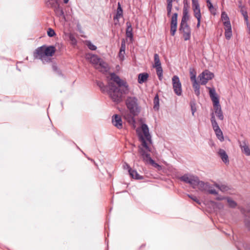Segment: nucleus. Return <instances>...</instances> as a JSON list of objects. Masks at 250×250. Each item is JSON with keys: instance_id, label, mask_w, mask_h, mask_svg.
I'll return each mask as SVG.
<instances>
[{"instance_id": "obj_44", "label": "nucleus", "mask_w": 250, "mask_h": 250, "mask_svg": "<svg viewBox=\"0 0 250 250\" xmlns=\"http://www.w3.org/2000/svg\"><path fill=\"white\" fill-rule=\"evenodd\" d=\"M47 35L49 37H54L55 35H56L55 31L53 29L49 28L47 31Z\"/></svg>"}, {"instance_id": "obj_57", "label": "nucleus", "mask_w": 250, "mask_h": 250, "mask_svg": "<svg viewBox=\"0 0 250 250\" xmlns=\"http://www.w3.org/2000/svg\"><path fill=\"white\" fill-rule=\"evenodd\" d=\"M215 205L219 209H221V208H224V206H223V205L222 203H215Z\"/></svg>"}, {"instance_id": "obj_58", "label": "nucleus", "mask_w": 250, "mask_h": 250, "mask_svg": "<svg viewBox=\"0 0 250 250\" xmlns=\"http://www.w3.org/2000/svg\"><path fill=\"white\" fill-rule=\"evenodd\" d=\"M210 121H211V123L213 122L214 121H216L215 118V115H214V114L213 112H212L211 114Z\"/></svg>"}, {"instance_id": "obj_32", "label": "nucleus", "mask_w": 250, "mask_h": 250, "mask_svg": "<svg viewBox=\"0 0 250 250\" xmlns=\"http://www.w3.org/2000/svg\"><path fill=\"white\" fill-rule=\"evenodd\" d=\"M226 200L228 204L229 207L230 208H234L237 206V203L234 200H233L230 197L228 196Z\"/></svg>"}, {"instance_id": "obj_39", "label": "nucleus", "mask_w": 250, "mask_h": 250, "mask_svg": "<svg viewBox=\"0 0 250 250\" xmlns=\"http://www.w3.org/2000/svg\"><path fill=\"white\" fill-rule=\"evenodd\" d=\"M125 165H126L127 168L128 169V172H129V175H130V176L132 178H134V177L137 174V171L135 170L132 169L130 168V166L127 164H125Z\"/></svg>"}, {"instance_id": "obj_49", "label": "nucleus", "mask_w": 250, "mask_h": 250, "mask_svg": "<svg viewBox=\"0 0 250 250\" xmlns=\"http://www.w3.org/2000/svg\"><path fill=\"white\" fill-rule=\"evenodd\" d=\"M125 35L127 38H129L131 41H132L133 40V32L132 31L130 32H125Z\"/></svg>"}, {"instance_id": "obj_59", "label": "nucleus", "mask_w": 250, "mask_h": 250, "mask_svg": "<svg viewBox=\"0 0 250 250\" xmlns=\"http://www.w3.org/2000/svg\"><path fill=\"white\" fill-rule=\"evenodd\" d=\"M197 27L199 28L200 26V23H201V19H197Z\"/></svg>"}, {"instance_id": "obj_40", "label": "nucleus", "mask_w": 250, "mask_h": 250, "mask_svg": "<svg viewBox=\"0 0 250 250\" xmlns=\"http://www.w3.org/2000/svg\"><path fill=\"white\" fill-rule=\"evenodd\" d=\"M194 12V16L196 19H201V14L200 8L193 9Z\"/></svg>"}, {"instance_id": "obj_13", "label": "nucleus", "mask_w": 250, "mask_h": 250, "mask_svg": "<svg viewBox=\"0 0 250 250\" xmlns=\"http://www.w3.org/2000/svg\"><path fill=\"white\" fill-rule=\"evenodd\" d=\"M50 8H52L54 9V12L57 17L62 18L64 20L65 19V17L63 10V8L60 5L59 2L54 7H51Z\"/></svg>"}, {"instance_id": "obj_21", "label": "nucleus", "mask_w": 250, "mask_h": 250, "mask_svg": "<svg viewBox=\"0 0 250 250\" xmlns=\"http://www.w3.org/2000/svg\"><path fill=\"white\" fill-rule=\"evenodd\" d=\"M218 154L224 163L225 164L229 163L228 156L224 149H220L218 151Z\"/></svg>"}, {"instance_id": "obj_56", "label": "nucleus", "mask_w": 250, "mask_h": 250, "mask_svg": "<svg viewBox=\"0 0 250 250\" xmlns=\"http://www.w3.org/2000/svg\"><path fill=\"white\" fill-rule=\"evenodd\" d=\"M134 179H137V180H142L144 179L143 176L140 175L137 172L135 177H134Z\"/></svg>"}, {"instance_id": "obj_7", "label": "nucleus", "mask_w": 250, "mask_h": 250, "mask_svg": "<svg viewBox=\"0 0 250 250\" xmlns=\"http://www.w3.org/2000/svg\"><path fill=\"white\" fill-rule=\"evenodd\" d=\"M213 77V73L208 70L203 71L199 76L200 83L202 85H205L209 80H211Z\"/></svg>"}, {"instance_id": "obj_5", "label": "nucleus", "mask_w": 250, "mask_h": 250, "mask_svg": "<svg viewBox=\"0 0 250 250\" xmlns=\"http://www.w3.org/2000/svg\"><path fill=\"white\" fill-rule=\"evenodd\" d=\"M172 83L174 93L178 96H181L182 94V84L178 76L174 75L172 77Z\"/></svg>"}, {"instance_id": "obj_52", "label": "nucleus", "mask_w": 250, "mask_h": 250, "mask_svg": "<svg viewBox=\"0 0 250 250\" xmlns=\"http://www.w3.org/2000/svg\"><path fill=\"white\" fill-rule=\"evenodd\" d=\"M191 110L192 111V114L193 116L194 115V113L196 111V108L195 106V104L194 103H190Z\"/></svg>"}, {"instance_id": "obj_9", "label": "nucleus", "mask_w": 250, "mask_h": 250, "mask_svg": "<svg viewBox=\"0 0 250 250\" xmlns=\"http://www.w3.org/2000/svg\"><path fill=\"white\" fill-rule=\"evenodd\" d=\"M238 144L242 152L247 156H250V148L248 141L245 139L241 141H238Z\"/></svg>"}, {"instance_id": "obj_43", "label": "nucleus", "mask_w": 250, "mask_h": 250, "mask_svg": "<svg viewBox=\"0 0 250 250\" xmlns=\"http://www.w3.org/2000/svg\"><path fill=\"white\" fill-rule=\"evenodd\" d=\"M135 116L131 115V114H130V115L126 118L127 122L130 124H134L135 123Z\"/></svg>"}, {"instance_id": "obj_10", "label": "nucleus", "mask_w": 250, "mask_h": 250, "mask_svg": "<svg viewBox=\"0 0 250 250\" xmlns=\"http://www.w3.org/2000/svg\"><path fill=\"white\" fill-rule=\"evenodd\" d=\"M178 14L175 13L171 17L170 21V34L174 36L177 30Z\"/></svg>"}, {"instance_id": "obj_28", "label": "nucleus", "mask_w": 250, "mask_h": 250, "mask_svg": "<svg viewBox=\"0 0 250 250\" xmlns=\"http://www.w3.org/2000/svg\"><path fill=\"white\" fill-rule=\"evenodd\" d=\"M193 174H190L188 173L185 174L183 176L180 177L179 178V179L182 182L188 184L191 178V176Z\"/></svg>"}, {"instance_id": "obj_11", "label": "nucleus", "mask_w": 250, "mask_h": 250, "mask_svg": "<svg viewBox=\"0 0 250 250\" xmlns=\"http://www.w3.org/2000/svg\"><path fill=\"white\" fill-rule=\"evenodd\" d=\"M209 88V96L213 102V105L215 106V105L220 104L219 103V99L218 95L216 93L215 90L214 88Z\"/></svg>"}, {"instance_id": "obj_61", "label": "nucleus", "mask_w": 250, "mask_h": 250, "mask_svg": "<svg viewBox=\"0 0 250 250\" xmlns=\"http://www.w3.org/2000/svg\"><path fill=\"white\" fill-rule=\"evenodd\" d=\"M64 3H67L69 0H63Z\"/></svg>"}, {"instance_id": "obj_54", "label": "nucleus", "mask_w": 250, "mask_h": 250, "mask_svg": "<svg viewBox=\"0 0 250 250\" xmlns=\"http://www.w3.org/2000/svg\"><path fill=\"white\" fill-rule=\"evenodd\" d=\"M125 54V53H123V52H121V51H119V57L121 61H123L124 60Z\"/></svg>"}, {"instance_id": "obj_42", "label": "nucleus", "mask_w": 250, "mask_h": 250, "mask_svg": "<svg viewBox=\"0 0 250 250\" xmlns=\"http://www.w3.org/2000/svg\"><path fill=\"white\" fill-rule=\"evenodd\" d=\"M167 11H171L172 8L173 0H167Z\"/></svg>"}, {"instance_id": "obj_8", "label": "nucleus", "mask_w": 250, "mask_h": 250, "mask_svg": "<svg viewBox=\"0 0 250 250\" xmlns=\"http://www.w3.org/2000/svg\"><path fill=\"white\" fill-rule=\"evenodd\" d=\"M45 49V46H42L37 48L36 50V58H39L41 59L43 63L45 62H48L51 61L50 58H46L45 53H44V50Z\"/></svg>"}, {"instance_id": "obj_2", "label": "nucleus", "mask_w": 250, "mask_h": 250, "mask_svg": "<svg viewBox=\"0 0 250 250\" xmlns=\"http://www.w3.org/2000/svg\"><path fill=\"white\" fill-rule=\"evenodd\" d=\"M139 140L141 142V145L138 146V152L142 157L143 161L146 164L151 165L158 170H161L162 169V166L156 163L150 157L149 152L151 151V148L149 146L142 135H139Z\"/></svg>"}, {"instance_id": "obj_50", "label": "nucleus", "mask_w": 250, "mask_h": 250, "mask_svg": "<svg viewBox=\"0 0 250 250\" xmlns=\"http://www.w3.org/2000/svg\"><path fill=\"white\" fill-rule=\"evenodd\" d=\"M126 29L125 32H128V31H129V32L132 31V26H131L130 22L129 21H127L126 22Z\"/></svg>"}, {"instance_id": "obj_45", "label": "nucleus", "mask_w": 250, "mask_h": 250, "mask_svg": "<svg viewBox=\"0 0 250 250\" xmlns=\"http://www.w3.org/2000/svg\"><path fill=\"white\" fill-rule=\"evenodd\" d=\"M193 9L200 8L198 0H192Z\"/></svg>"}, {"instance_id": "obj_3", "label": "nucleus", "mask_w": 250, "mask_h": 250, "mask_svg": "<svg viewBox=\"0 0 250 250\" xmlns=\"http://www.w3.org/2000/svg\"><path fill=\"white\" fill-rule=\"evenodd\" d=\"M125 104L129 113L134 116H137L141 111L138 99L134 96H128L125 101Z\"/></svg>"}, {"instance_id": "obj_64", "label": "nucleus", "mask_w": 250, "mask_h": 250, "mask_svg": "<svg viewBox=\"0 0 250 250\" xmlns=\"http://www.w3.org/2000/svg\"><path fill=\"white\" fill-rule=\"evenodd\" d=\"M17 69H18V70H19V71H21V70H20V69H19L18 68V67H17Z\"/></svg>"}, {"instance_id": "obj_31", "label": "nucleus", "mask_w": 250, "mask_h": 250, "mask_svg": "<svg viewBox=\"0 0 250 250\" xmlns=\"http://www.w3.org/2000/svg\"><path fill=\"white\" fill-rule=\"evenodd\" d=\"M44 1L46 6L48 8H50L54 7L59 3L60 0H44Z\"/></svg>"}, {"instance_id": "obj_34", "label": "nucleus", "mask_w": 250, "mask_h": 250, "mask_svg": "<svg viewBox=\"0 0 250 250\" xmlns=\"http://www.w3.org/2000/svg\"><path fill=\"white\" fill-rule=\"evenodd\" d=\"M208 7L210 11V13L213 15H215L216 12V9L215 8L210 0H207Z\"/></svg>"}, {"instance_id": "obj_23", "label": "nucleus", "mask_w": 250, "mask_h": 250, "mask_svg": "<svg viewBox=\"0 0 250 250\" xmlns=\"http://www.w3.org/2000/svg\"><path fill=\"white\" fill-rule=\"evenodd\" d=\"M149 77V75L147 73H142L138 75V83L141 84L145 82H146L148 78Z\"/></svg>"}, {"instance_id": "obj_60", "label": "nucleus", "mask_w": 250, "mask_h": 250, "mask_svg": "<svg viewBox=\"0 0 250 250\" xmlns=\"http://www.w3.org/2000/svg\"><path fill=\"white\" fill-rule=\"evenodd\" d=\"M171 11H167V16H169L171 14Z\"/></svg>"}, {"instance_id": "obj_47", "label": "nucleus", "mask_w": 250, "mask_h": 250, "mask_svg": "<svg viewBox=\"0 0 250 250\" xmlns=\"http://www.w3.org/2000/svg\"><path fill=\"white\" fill-rule=\"evenodd\" d=\"M211 123L212 126V128L214 130V131H216V130L220 128L216 121L211 122Z\"/></svg>"}, {"instance_id": "obj_16", "label": "nucleus", "mask_w": 250, "mask_h": 250, "mask_svg": "<svg viewBox=\"0 0 250 250\" xmlns=\"http://www.w3.org/2000/svg\"><path fill=\"white\" fill-rule=\"evenodd\" d=\"M185 1H186V0H184V5L183 12V17L182 18V20H181L180 24H188L187 21L189 20V15H188V9L186 6Z\"/></svg>"}, {"instance_id": "obj_35", "label": "nucleus", "mask_w": 250, "mask_h": 250, "mask_svg": "<svg viewBox=\"0 0 250 250\" xmlns=\"http://www.w3.org/2000/svg\"><path fill=\"white\" fill-rule=\"evenodd\" d=\"M214 132L218 139L221 142H223L224 140V138L223 132L221 129L219 128L216 131H214Z\"/></svg>"}, {"instance_id": "obj_15", "label": "nucleus", "mask_w": 250, "mask_h": 250, "mask_svg": "<svg viewBox=\"0 0 250 250\" xmlns=\"http://www.w3.org/2000/svg\"><path fill=\"white\" fill-rule=\"evenodd\" d=\"M96 68L103 73L107 72L109 70L108 64L103 59L100 61L98 65L96 66Z\"/></svg>"}, {"instance_id": "obj_20", "label": "nucleus", "mask_w": 250, "mask_h": 250, "mask_svg": "<svg viewBox=\"0 0 250 250\" xmlns=\"http://www.w3.org/2000/svg\"><path fill=\"white\" fill-rule=\"evenodd\" d=\"M199 178L198 176L193 175L189 181V184L193 188H195L198 186L199 182Z\"/></svg>"}, {"instance_id": "obj_1", "label": "nucleus", "mask_w": 250, "mask_h": 250, "mask_svg": "<svg viewBox=\"0 0 250 250\" xmlns=\"http://www.w3.org/2000/svg\"><path fill=\"white\" fill-rule=\"evenodd\" d=\"M110 76L111 79L118 87L112 82L108 83L107 85H105L103 82L100 81H97L96 83L103 93L107 92L112 101L118 104L122 100L123 94H125L128 91V85L125 81L122 80L114 73H111Z\"/></svg>"}, {"instance_id": "obj_41", "label": "nucleus", "mask_w": 250, "mask_h": 250, "mask_svg": "<svg viewBox=\"0 0 250 250\" xmlns=\"http://www.w3.org/2000/svg\"><path fill=\"white\" fill-rule=\"evenodd\" d=\"M69 39L72 45L75 46L77 45V41L73 35L70 34L69 36Z\"/></svg>"}, {"instance_id": "obj_26", "label": "nucleus", "mask_w": 250, "mask_h": 250, "mask_svg": "<svg viewBox=\"0 0 250 250\" xmlns=\"http://www.w3.org/2000/svg\"><path fill=\"white\" fill-rule=\"evenodd\" d=\"M221 19L223 22L224 26H227V23L229 25H231L227 13L224 11L222 12L221 13Z\"/></svg>"}, {"instance_id": "obj_22", "label": "nucleus", "mask_w": 250, "mask_h": 250, "mask_svg": "<svg viewBox=\"0 0 250 250\" xmlns=\"http://www.w3.org/2000/svg\"><path fill=\"white\" fill-rule=\"evenodd\" d=\"M225 36L227 40H229L232 36L231 26L229 25L227 23V26H225Z\"/></svg>"}, {"instance_id": "obj_12", "label": "nucleus", "mask_w": 250, "mask_h": 250, "mask_svg": "<svg viewBox=\"0 0 250 250\" xmlns=\"http://www.w3.org/2000/svg\"><path fill=\"white\" fill-rule=\"evenodd\" d=\"M141 129L144 133L146 141H147L150 144H152L151 136L149 133V128L147 125L146 124H143L141 125Z\"/></svg>"}, {"instance_id": "obj_55", "label": "nucleus", "mask_w": 250, "mask_h": 250, "mask_svg": "<svg viewBox=\"0 0 250 250\" xmlns=\"http://www.w3.org/2000/svg\"><path fill=\"white\" fill-rule=\"evenodd\" d=\"M242 14L247 22L248 21V16L246 11H242Z\"/></svg>"}, {"instance_id": "obj_17", "label": "nucleus", "mask_w": 250, "mask_h": 250, "mask_svg": "<svg viewBox=\"0 0 250 250\" xmlns=\"http://www.w3.org/2000/svg\"><path fill=\"white\" fill-rule=\"evenodd\" d=\"M123 11L120 2L118 3V7L116 11V13L113 17V20L114 21L117 20V22H119V20L123 17Z\"/></svg>"}, {"instance_id": "obj_4", "label": "nucleus", "mask_w": 250, "mask_h": 250, "mask_svg": "<svg viewBox=\"0 0 250 250\" xmlns=\"http://www.w3.org/2000/svg\"><path fill=\"white\" fill-rule=\"evenodd\" d=\"M198 186L199 189L201 191H206L210 194H218L216 190L212 189V186L208 182H204L200 180Z\"/></svg>"}, {"instance_id": "obj_29", "label": "nucleus", "mask_w": 250, "mask_h": 250, "mask_svg": "<svg viewBox=\"0 0 250 250\" xmlns=\"http://www.w3.org/2000/svg\"><path fill=\"white\" fill-rule=\"evenodd\" d=\"M101 60L102 59L99 58L97 55H93L90 57V61L92 64L97 66Z\"/></svg>"}, {"instance_id": "obj_53", "label": "nucleus", "mask_w": 250, "mask_h": 250, "mask_svg": "<svg viewBox=\"0 0 250 250\" xmlns=\"http://www.w3.org/2000/svg\"><path fill=\"white\" fill-rule=\"evenodd\" d=\"M228 196H224L222 195H218L216 198L215 199L218 201H221L223 200H226Z\"/></svg>"}, {"instance_id": "obj_27", "label": "nucleus", "mask_w": 250, "mask_h": 250, "mask_svg": "<svg viewBox=\"0 0 250 250\" xmlns=\"http://www.w3.org/2000/svg\"><path fill=\"white\" fill-rule=\"evenodd\" d=\"M193 83V88L194 89V91L195 94L196 96H199L200 94V86L199 84L198 83L196 80H195L194 81H192Z\"/></svg>"}, {"instance_id": "obj_19", "label": "nucleus", "mask_w": 250, "mask_h": 250, "mask_svg": "<svg viewBox=\"0 0 250 250\" xmlns=\"http://www.w3.org/2000/svg\"><path fill=\"white\" fill-rule=\"evenodd\" d=\"M213 108L218 118L220 120H223L224 119V115L220 104L215 105V106H213Z\"/></svg>"}, {"instance_id": "obj_38", "label": "nucleus", "mask_w": 250, "mask_h": 250, "mask_svg": "<svg viewBox=\"0 0 250 250\" xmlns=\"http://www.w3.org/2000/svg\"><path fill=\"white\" fill-rule=\"evenodd\" d=\"M85 44L87 47L91 50H96L97 49L96 46L93 44L91 41L86 40L85 41Z\"/></svg>"}, {"instance_id": "obj_6", "label": "nucleus", "mask_w": 250, "mask_h": 250, "mask_svg": "<svg viewBox=\"0 0 250 250\" xmlns=\"http://www.w3.org/2000/svg\"><path fill=\"white\" fill-rule=\"evenodd\" d=\"M179 31L183 34L185 41L189 40L191 37V29L188 24H180Z\"/></svg>"}, {"instance_id": "obj_14", "label": "nucleus", "mask_w": 250, "mask_h": 250, "mask_svg": "<svg viewBox=\"0 0 250 250\" xmlns=\"http://www.w3.org/2000/svg\"><path fill=\"white\" fill-rule=\"evenodd\" d=\"M112 123L113 125L118 129L123 128V122L121 116L118 114H115L112 116Z\"/></svg>"}, {"instance_id": "obj_51", "label": "nucleus", "mask_w": 250, "mask_h": 250, "mask_svg": "<svg viewBox=\"0 0 250 250\" xmlns=\"http://www.w3.org/2000/svg\"><path fill=\"white\" fill-rule=\"evenodd\" d=\"M125 41H122L121 42V46L120 49V51L123 52V53H125Z\"/></svg>"}, {"instance_id": "obj_62", "label": "nucleus", "mask_w": 250, "mask_h": 250, "mask_svg": "<svg viewBox=\"0 0 250 250\" xmlns=\"http://www.w3.org/2000/svg\"><path fill=\"white\" fill-rule=\"evenodd\" d=\"M247 25L249 27V30H250V25H249L248 23H247Z\"/></svg>"}, {"instance_id": "obj_25", "label": "nucleus", "mask_w": 250, "mask_h": 250, "mask_svg": "<svg viewBox=\"0 0 250 250\" xmlns=\"http://www.w3.org/2000/svg\"><path fill=\"white\" fill-rule=\"evenodd\" d=\"M214 186L223 192H225L230 189L228 186L225 184H220L215 182Z\"/></svg>"}, {"instance_id": "obj_48", "label": "nucleus", "mask_w": 250, "mask_h": 250, "mask_svg": "<svg viewBox=\"0 0 250 250\" xmlns=\"http://www.w3.org/2000/svg\"><path fill=\"white\" fill-rule=\"evenodd\" d=\"M188 196L190 199H191L192 200H193L195 202H196L198 204H201L200 200L199 199H198V198L196 197V196L192 195H190V194H188Z\"/></svg>"}, {"instance_id": "obj_63", "label": "nucleus", "mask_w": 250, "mask_h": 250, "mask_svg": "<svg viewBox=\"0 0 250 250\" xmlns=\"http://www.w3.org/2000/svg\"><path fill=\"white\" fill-rule=\"evenodd\" d=\"M88 159L89 160H90L91 161H93V160H92V159H90V158H88Z\"/></svg>"}, {"instance_id": "obj_36", "label": "nucleus", "mask_w": 250, "mask_h": 250, "mask_svg": "<svg viewBox=\"0 0 250 250\" xmlns=\"http://www.w3.org/2000/svg\"><path fill=\"white\" fill-rule=\"evenodd\" d=\"M156 70V73L158 77L159 80L161 81L163 78V69L161 66H157L155 67Z\"/></svg>"}, {"instance_id": "obj_24", "label": "nucleus", "mask_w": 250, "mask_h": 250, "mask_svg": "<svg viewBox=\"0 0 250 250\" xmlns=\"http://www.w3.org/2000/svg\"><path fill=\"white\" fill-rule=\"evenodd\" d=\"M240 210L243 213L245 214V215L246 216L245 220V225L249 229H250V212L246 213L244 209L243 208H241Z\"/></svg>"}, {"instance_id": "obj_33", "label": "nucleus", "mask_w": 250, "mask_h": 250, "mask_svg": "<svg viewBox=\"0 0 250 250\" xmlns=\"http://www.w3.org/2000/svg\"><path fill=\"white\" fill-rule=\"evenodd\" d=\"M189 71L191 81H194L195 80H196V71L195 69L193 67H190Z\"/></svg>"}, {"instance_id": "obj_46", "label": "nucleus", "mask_w": 250, "mask_h": 250, "mask_svg": "<svg viewBox=\"0 0 250 250\" xmlns=\"http://www.w3.org/2000/svg\"><path fill=\"white\" fill-rule=\"evenodd\" d=\"M52 69L54 70V71L56 72L59 75H62V72L60 71V70L59 69V68L56 64H53L52 65Z\"/></svg>"}, {"instance_id": "obj_18", "label": "nucleus", "mask_w": 250, "mask_h": 250, "mask_svg": "<svg viewBox=\"0 0 250 250\" xmlns=\"http://www.w3.org/2000/svg\"><path fill=\"white\" fill-rule=\"evenodd\" d=\"M55 50V47L53 46H49L48 47L45 46L44 53H45L46 58H48V57L52 56L54 54Z\"/></svg>"}, {"instance_id": "obj_37", "label": "nucleus", "mask_w": 250, "mask_h": 250, "mask_svg": "<svg viewBox=\"0 0 250 250\" xmlns=\"http://www.w3.org/2000/svg\"><path fill=\"white\" fill-rule=\"evenodd\" d=\"M154 67H157L161 66V63L160 61L159 56L158 54H154Z\"/></svg>"}, {"instance_id": "obj_30", "label": "nucleus", "mask_w": 250, "mask_h": 250, "mask_svg": "<svg viewBox=\"0 0 250 250\" xmlns=\"http://www.w3.org/2000/svg\"><path fill=\"white\" fill-rule=\"evenodd\" d=\"M153 104V109L154 110H158L159 109V98L158 94H156L154 98Z\"/></svg>"}]
</instances>
